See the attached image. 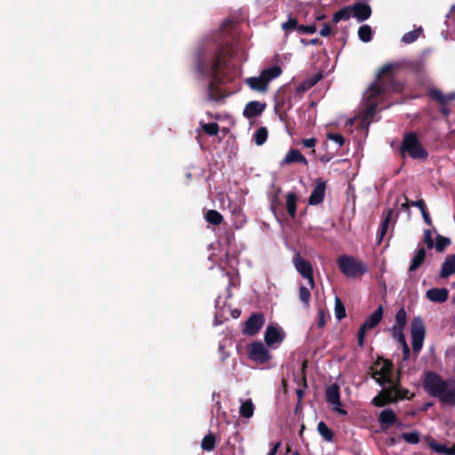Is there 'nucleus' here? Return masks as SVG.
<instances>
[{
  "label": "nucleus",
  "mask_w": 455,
  "mask_h": 455,
  "mask_svg": "<svg viewBox=\"0 0 455 455\" xmlns=\"http://www.w3.org/2000/svg\"><path fill=\"white\" fill-rule=\"evenodd\" d=\"M194 64L196 72L204 78H212L208 84V99L219 101L227 97L220 87L232 80L228 72L229 66L226 63L223 52L215 43H205L198 46L194 53Z\"/></svg>",
  "instance_id": "nucleus-1"
},
{
  "label": "nucleus",
  "mask_w": 455,
  "mask_h": 455,
  "mask_svg": "<svg viewBox=\"0 0 455 455\" xmlns=\"http://www.w3.org/2000/svg\"><path fill=\"white\" fill-rule=\"evenodd\" d=\"M393 64L384 65L378 72L376 80L363 93V113L365 122L373 118L380 102L391 92H398L402 85L394 81Z\"/></svg>",
  "instance_id": "nucleus-2"
},
{
  "label": "nucleus",
  "mask_w": 455,
  "mask_h": 455,
  "mask_svg": "<svg viewBox=\"0 0 455 455\" xmlns=\"http://www.w3.org/2000/svg\"><path fill=\"white\" fill-rule=\"evenodd\" d=\"M373 378L383 387L381 393L372 399L375 406L381 407L389 402L407 397V390L403 394L399 390V381L394 376L393 365L390 362H378L374 368Z\"/></svg>",
  "instance_id": "nucleus-3"
},
{
  "label": "nucleus",
  "mask_w": 455,
  "mask_h": 455,
  "mask_svg": "<svg viewBox=\"0 0 455 455\" xmlns=\"http://www.w3.org/2000/svg\"><path fill=\"white\" fill-rule=\"evenodd\" d=\"M425 391L443 404L455 405V380L443 379L437 373L428 371L423 380Z\"/></svg>",
  "instance_id": "nucleus-4"
},
{
  "label": "nucleus",
  "mask_w": 455,
  "mask_h": 455,
  "mask_svg": "<svg viewBox=\"0 0 455 455\" xmlns=\"http://www.w3.org/2000/svg\"><path fill=\"white\" fill-rule=\"evenodd\" d=\"M281 74L282 68L279 66H272L264 68L257 76L246 78L245 84L251 91L264 94L267 92L270 82L277 78Z\"/></svg>",
  "instance_id": "nucleus-5"
},
{
  "label": "nucleus",
  "mask_w": 455,
  "mask_h": 455,
  "mask_svg": "<svg viewBox=\"0 0 455 455\" xmlns=\"http://www.w3.org/2000/svg\"><path fill=\"white\" fill-rule=\"evenodd\" d=\"M400 154L403 157L409 156L417 160H425L428 156L427 151L423 148L417 135L413 132L404 134L400 148Z\"/></svg>",
  "instance_id": "nucleus-6"
},
{
  "label": "nucleus",
  "mask_w": 455,
  "mask_h": 455,
  "mask_svg": "<svg viewBox=\"0 0 455 455\" xmlns=\"http://www.w3.org/2000/svg\"><path fill=\"white\" fill-rule=\"evenodd\" d=\"M341 273L349 278L363 275L368 270L365 263L349 255H342L337 259Z\"/></svg>",
  "instance_id": "nucleus-7"
},
{
  "label": "nucleus",
  "mask_w": 455,
  "mask_h": 455,
  "mask_svg": "<svg viewBox=\"0 0 455 455\" xmlns=\"http://www.w3.org/2000/svg\"><path fill=\"white\" fill-rule=\"evenodd\" d=\"M411 332L412 349L414 352L419 353L423 347L426 333L421 317L416 316L412 319L411 323Z\"/></svg>",
  "instance_id": "nucleus-8"
},
{
  "label": "nucleus",
  "mask_w": 455,
  "mask_h": 455,
  "mask_svg": "<svg viewBox=\"0 0 455 455\" xmlns=\"http://www.w3.org/2000/svg\"><path fill=\"white\" fill-rule=\"evenodd\" d=\"M383 307L379 306L378 308L367 317L364 323L360 327L357 334V341L360 347L363 345L366 331L375 328L381 321L383 317Z\"/></svg>",
  "instance_id": "nucleus-9"
},
{
  "label": "nucleus",
  "mask_w": 455,
  "mask_h": 455,
  "mask_svg": "<svg viewBox=\"0 0 455 455\" xmlns=\"http://www.w3.org/2000/svg\"><path fill=\"white\" fill-rule=\"evenodd\" d=\"M292 262L297 272L305 279L307 280V285L310 288L315 287L313 277V267L311 263L303 259L299 253L295 254Z\"/></svg>",
  "instance_id": "nucleus-10"
},
{
  "label": "nucleus",
  "mask_w": 455,
  "mask_h": 455,
  "mask_svg": "<svg viewBox=\"0 0 455 455\" xmlns=\"http://www.w3.org/2000/svg\"><path fill=\"white\" fill-rule=\"evenodd\" d=\"M285 338V332L277 324H269L267 326L264 340L266 344L272 348L278 347Z\"/></svg>",
  "instance_id": "nucleus-11"
},
{
  "label": "nucleus",
  "mask_w": 455,
  "mask_h": 455,
  "mask_svg": "<svg viewBox=\"0 0 455 455\" xmlns=\"http://www.w3.org/2000/svg\"><path fill=\"white\" fill-rule=\"evenodd\" d=\"M326 402L331 407V410L340 415H347V411L342 408L340 402L339 387L336 384H332L326 388Z\"/></svg>",
  "instance_id": "nucleus-12"
},
{
  "label": "nucleus",
  "mask_w": 455,
  "mask_h": 455,
  "mask_svg": "<svg viewBox=\"0 0 455 455\" xmlns=\"http://www.w3.org/2000/svg\"><path fill=\"white\" fill-rule=\"evenodd\" d=\"M249 357L251 360L259 363H267L271 358L267 347L261 341H255L251 344Z\"/></svg>",
  "instance_id": "nucleus-13"
},
{
  "label": "nucleus",
  "mask_w": 455,
  "mask_h": 455,
  "mask_svg": "<svg viewBox=\"0 0 455 455\" xmlns=\"http://www.w3.org/2000/svg\"><path fill=\"white\" fill-rule=\"evenodd\" d=\"M265 318L260 313L252 314L245 322L243 333L247 335H255L263 327Z\"/></svg>",
  "instance_id": "nucleus-14"
},
{
  "label": "nucleus",
  "mask_w": 455,
  "mask_h": 455,
  "mask_svg": "<svg viewBox=\"0 0 455 455\" xmlns=\"http://www.w3.org/2000/svg\"><path fill=\"white\" fill-rule=\"evenodd\" d=\"M326 182L322 179L316 180L315 186L308 198V204L318 205L323 203L325 196Z\"/></svg>",
  "instance_id": "nucleus-15"
},
{
  "label": "nucleus",
  "mask_w": 455,
  "mask_h": 455,
  "mask_svg": "<svg viewBox=\"0 0 455 455\" xmlns=\"http://www.w3.org/2000/svg\"><path fill=\"white\" fill-rule=\"evenodd\" d=\"M352 16L355 17L358 21L362 22L370 18L371 14V7L363 3H357L351 6Z\"/></svg>",
  "instance_id": "nucleus-16"
},
{
  "label": "nucleus",
  "mask_w": 455,
  "mask_h": 455,
  "mask_svg": "<svg viewBox=\"0 0 455 455\" xmlns=\"http://www.w3.org/2000/svg\"><path fill=\"white\" fill-rule=\"evenodd\" d=\"M426 297L432 302L443 303L448 299V290L446 288H432L427 291Z\"/></svg>",
  "instance_id": "nucleus-17"
},
{
  "label": "nucleus",
  "mask_w": 455,
  "mask_h": 455,
  "mask_svg": "<svg viewBox=\"0 0 455 455\" xmlns=\"http://www.w3.org/2000/svg\"><path fill=\"white\" fill-rule=\"evenodd\" d=\"M455 274V254L448 255L442 264L440 277L447 278Z\"/></svg>",
  "instance_id": "nucleus-18"
},
{
  "label": "nucleus",
  "mask_w": 455,
  "mask_h": 455,
  "mask_svg": "<svg viewBox=\"0 0 455 455\" xmlns=\"http://www.w3.org/2000/svg\"><path fill=\"white\" fill-rule=\"evenodd\" d=\"M265 109V104L259 101L249 102L243 110L244 116L251 118L260 115Z\"/></svg>",
  "instance_id": "nucleus-19"
},
{
  "label": "nucleus",
  "mask_w": 455,
  "mask_h": 455,
  "mask_svg": "<svg viewBox=\"0 0 455 455\" xmlns=\"http://www.w3.org/2000/svg\"><path fill=\"white\" fill-rule=\"evenodd\" d=\"M255 406L251 399H240L239 414L245 419H251L254 414Z\"/></svg>",
  "instance_id": "nucleus-20"
},
{
  "label": "nucleus",
  "mask_w": 455,
  "mask_h": 455,
  "mask_svg": "<svg viewBox=\"0 0 455 455\" xmlns=\"http://www.w3.org/2000/svg\"><path fill=\"white\" fill-rule=\"evenodd\" d=\"M428 446L436 453L443 455H455V445L447 447L445 444L440 443L434 439L428 441Z\"/></svg>",
  "instance_id": "nucleus-21"
},
{
  "label": "nucleus",
  "mask_w": 455,
  "mask_h": 455,
  "mask_svg": "<svg viewBox=\"0 0 455 455\" xmlns=\"http://www.w3.org/2000/svg\"><path fill=\"white\" fill-rule=\"evenodd\" d=\"M296 162L302 163L304 164H307L306 157L299 150H296V149L290 150L286 154L284 159L283 160V164H290V163H296Z\"/></svg>",
  "instance_id": "nucleus-22"
},
{
  "label": "nucleus",
  "mask_w": 455,
  "mask_h": 455,
  "mask_svg": "<svg viewBox=\"0 0 455 455\" xmlns=\"http://www.w3.org/2000/svg\"><path fill=\"white\" fill-rule=\"evenodd\" d=\"M426 258V250L421 247L419 248L412 258L411 263L409 267V271L413 272L415 271L424 261Z\"/></svg>",
  "instance_id": "nucleus-23"
},
{
  "label": "nucleus",
  "mask_w": 455,
  "mask_h": 455,
  "mask_svg": "<svg viewBox=\"0 0 455 455\" xmlns=\"http://www.w3.org/2000/svg\"><path fill=\"white\" fill-rule=\"evenodd\" d=\"M379 420L380 424L386 425V427H388L395 423L396 416L392 410L386 409L380 412Z\"/></svg>",
  "instance_id": "nucleus-24"
},
{
  "label": "nucleus",
  "mask_w": 455,
  "mask_h": 455,
  "mask_svg": "<svg viewBox=\"0 0 455 455\" xmlns=\"http://www.w3.org/2000/svg\"><path fill=\"white\" fill-rule=\"evenodd\" d=\"M298 196L295 193L290 192L286 196V209L291 218L296 216Z\"/></svg>",
  "instance_id": "nucleus-25"
},
{
  "label": "nucleus",
  "mask_w": 455,
  "mask_h": 455,
  "mask_svg": "<svg viewBox=\"0 0 455 455\" xmlns=\"http://www.w3.org/2000/svg\"><path fill=\"white\" fill-rule=\"evenodd\" d=\"M352 12L353 10L351 9V6L344 7L334 13L332 21L334 23H338L340 20H347L352 17Z\"/></svg>",
  "instance_id": "nucleus-26"
},
{
  "label": "nucleus",
  "mask_w": 455,
  "mask_h": 455,
  "mask_svg": "<svg viewBox=\"0 0 455 455\" xmlns=\"http://www.w3.org/2000/svg\"><path fill=\"white\" fill-rule=\"evenodd\" d=\"M317 431L325 441L331 442L333 440V432L323 421L318 423Z\"/></svg>",
  "instance_id": "nucleus-27"
},
{
  "label": "nucleus",
  "mask_w": 455,
  "mask_h": 455,
  "mask_svg": "<svg viewBox=\"0 0 455 455\" xmlns=\"http://www.w3.org/2000/svg\"><path fill=\"white\" fill-rule=\"evenodd\" d=\"M372 29L369 25H363L358 29V37L363 43H368L372 39Z\"/></svg>",
  "instance_id": "nucleus-28"
},
{
  "label": "nucleus",
  "mask_w": 455,
  "mask_h": 455,
  "mask_svg": "<svg viewBox=\"0 0 455 455\" xmlns=\"http://www.w3.org/2000/svg\"><path fill=\"white\" fill-rule=\"evenodd\" d=\"M215 447V437L212 433L207 434L202 440L201 448L204 451H211Z\"/></svg>",
  "instance_id": "nucleus-29"
},
{
  "label": "nucleus",
  "mask_w": 455,
  "mask_h": 455,
  "mask_svg": "<svg viewBox=\"0 0 455 455\" xmlns=\"http://www.w3.org/2000/svg\"><path fill=\"white\" fill-rule=\"evenodd\" d=\"M422 28H418L412 31L405 33L402 37V42L404 44H411L416 41L419 35L422 33Z\"/></svg>",
  "instance_id": "nucleus-30"
},
{
  "label": "nucleus",
  "mask_w": 455,
  "mask_h": 455,
  "mask_svg": "<svg viewBox=\"0 0 455 455\" xmlns=\"http://www.w3.org/2000/svg\"><path fill=\"white\" fill-rule=\"evenodd\" d=\"M407 321V314L403 307L400 308L395 315V324L393 328L403 329Z\"/></svg>",
  "instance_id": "nucleus-31"
},
{
  "label": "nucleus",
  "mask_w": 455,
  "mask_h": 455,
  "mask_svg": "<svg viewBox=\"0 0 455 455\" xmlns=\"http://www.w3.org/2000/svg\"><path fill=\"white\" fill-rule=\"evenodd\" d=\"M267 130L266 127L259 128L254 133V142L256 145H263L267 139Z\"/></svg>",
  "instance_id": "nucleus-32"
},
{
  "label": "nucleus",
  "mask_w": 455,
  "mask_h": 455,
  "mask_svg": "<svg viewBox=\"0 0 455 455\" xmlns=\"http://www.w3.org/2000/svg\"><path fill=\"white\" fill-rule=\"evenodd\" d=\"M206 220L213 225H219L222 222L223 217L222 215L214 210H210L205 214Z\"/></svg>",
  "instance_id": "nucleus-33"
},
{
  "label": "nucleus",
  "mask_w": 455,
  "mask_h": 455,
  "mask_svg": "<svg viewBox=\"0 0 455 455\" xmlns=\"http://www.w3.org/2000/svg\"><path fill=\"white\" fill-rule=\"evenodd\" d=\"M310 289L311 288L309 287V285L307 287V286L299 287V299L307 307L309 306V301H310V297H311Z\"/></svg>",
  "instance_id": "nucleus-34"
},
{
  "label": "nucleus",
  "mask_w": 455,
  "mask_h": 455,
  "mask_svg": "<svg viewBox=\"0 0 455 455\" xmlns=\"http://www.w3.org/2000/svg\"><path fill=\"white\" fill-rule=\"evenodd\" d=\"M450 243L451 240L448 237L438 235L434 247L437 251H443Z\"/></svg>",
  "instance_id": "nucleus-35"
},
{
  "label": "nucleus",
  "mask_w": 455,
  "mask_h": 455,
  "mask_svg": "<svg viewBox=\"0 0 455 455\" xmlns=\"http://www.w3.org/2000/svg\"><path fill=\"white\" fill-rule=\"evenodd\" d=\"M203 131L208 135L213 136L219 132V125L217 123L201 124Z\"/></svg>",
  "instance_id": "nucleus-36"
},
{
  "label": "nucleus",
  "mask_w": 455,
  "mask_h": 455,
  "mask_svg": "<svg viewBox=\"0 0 455 455\" xmlns=\"http://www.w3.org/2000/svg\"><path fill=\"white\" fill-rule=\"evenodd\" d=\"M335 315L339 320H341L346 316L345 307L338 297H336L335 299Z\"/></svg>",
  "instance_id": "nucleus-37"
},
{
  "label": "nucleus",
  "mask_w": 455,
  "mask_h": 455,
  "mask_svg": "<svg viewBox=\"0 0 455 455\" xmlns=\"http://www.w3.org/2000/svg\"><path fill=\"white\" fill-rule=\"evenodd\" d=\"M402 438L408 443L415 444L419 441L418 432L403 433Z\"/></svg>",
  "instance_id": "nucleus-38"
},
{
  "label": "nucleus",
  "mask_w": 455,
  "mask_h": 455,
  "mask_svg": "<svg viewBox=\"0 0 455 455\" xmlns=\"http://www.w3.org/2000/svg\"><path fill=\"white\" fill-rule=\"evenodd\" d=\"M430 96L436 101L444 105L447 103V99L445 95L439 90L434 89L430 91Z\"/></svg>",
  "instance_id": "nucleus-39"
},
{
  "label": "nucleus",
  "mask_w": 455,
  "mask_h": 455,
  "mask_svg": "<svg viewBox=\"0 0 455 455\" xmlns=\"http://www.w3.org/2000/svg\"><path fill=\"white\" fill-rule=\"evenodd\" d=\"M391 213H392V212L389 211L387 212V216L385 217V219L382 220L381 228H380V231H379V241L383 238V236L385 235V234L387 230Z\"/></svg>",
  "instance_id": "nucleus-40"
},
{
  "label": "nucleus",
  "mask_w": 455,
  "mask_h": 455,
  "mask_svg": "<svg viewBox=\"0 0 455 455\" xmlns=\"http://www.w3.org/2000/svg\"><path fill=\"white\" fill-rule=\"evenodd\" d=\"M297 29L301 34L311 35L316 31V26L315 24L300 25L297 28Z\"/></svg>",
  "instance_id": "nucleus-41"
},
{
  "label": "nucleus",
  "mask_w": 455,
  "mask_h": 455,
  "mask_svg": "<svg viewBox=\"0 0 455 455\" xmlns=\"http://www.w3.org/2000/svg\"><path fill=\"white\" fill-rule=\"evenodd\" d=\"M327 138H328V140H332L335 143H337L339 145V147H341L345 143L344 137L339 133L330 132L327 134Z\"/></svg>",
  "instance_id": "nucleus-42"
},
{
  "label": "nucleus",
  "mask_w": 455,
  "mask_h": 455,
  "mask_svg": "<svg viewBox=\"0 0 455 455\" xmlns=\"http://www.w3.org/2000/svg\"><path fill=\"white\" fill-rule=\"evenodd\" d=\"M403 329L392 328L394 338L402 345L406 343L405 337L403 333Z\"/></svg>",
  "instance_id": "nucleus-43"
},
{
  "label": "nucleus",
  "mask_w": 455,
  "mask_h": 455,
  "mask_svg": "<svg viewBox=\"0 0 455 455\" xmlns=\"http://www.w3.org/2000/svg\"><path fill=\"white\" fill-rule=\"evenodd\" d=\"M424 241L429 249L434 247L435 243H434V240L432 238V231L431 230L426 229L424 231Z\"/></svg>",
  "instance_id": "nucleus-44"
},
{
  "label": "nucleus",
  "mask_w": 455,
  "mask_h": 455,
  "mask_svg": "<svg viewBox=\"0 0 455 455\" xmlns=\"http://www.w3.org/2000/svg\"><path fill=\"white\" fill-rule=\"evenodd\" d=\"M297 20L295 19H292V18H289L287 21L283 22L282 24V28L283 30H289V29H293V28H297Z\"/></svg>",
  "instance_id": "nucleus-45"
},
{
  "label": "nucleus",
  "mask_w": 455,
  "mask_h": 455,
  "mask_svg": "<svg viewBox=\"0 0 455 455\" xmlns=\"http://www.w3.org/2000/svg\"><path fill=\"white\" fill-rule=\"evenodd\" d=\"M315 82H304L302 83L297 89L298 92H305L306 91L309 90Z\"/></svg>",
  "instance_id": "nucleus-46"
},
{
  "label": "nucleus",
  "mask_w": 455,
  "mask_h": 455,
  "mask_svg": "<svg viewBox=\"0 0 455 455\" xmlns=\"http://www.w3.org/2000/svg\"><path fill=\"white\" fill-rule=\"evenodd\" d=\"M302 144L305 148H313L316 144V140L315 138L305 139L302 140Z\"/></svg>",
  "instance_id": "nucleus-47"
},
{
  "label": "nucleus",
  "mask_w": 455,
  "mask_h": 455,
  "mask_svg": "<svg viewBox=\"0 0 455 455\" xmlns=\"http://www.w3.org/2000/svg\"><path fill=\"white\" fill-rule=\"evenodd\" d=\"M420 212L425 223L430 226L432 224V220L427 208L425 207L424 209H422Z\"/></svg>",
  "instance_id": "nucleus-48"
},
{
  "label": "nucleus",
  "mask_w": 455,
  "mask_h": 455,
  "mask_svg": "<svg viewBox=\"0 0 455 455\" xmlns=\"http://www.w3.org/2000/svg\"><path fill=\"white\" fill-rule=\"evenodd\" d=\"M418 207L419 211L424 209L426 207L425 202L422 199L417 200V201H410V206Z\"/></svg>",
  "instance_id": "nucleus-49"
},
{
  "label": "nucleus",
  "mask_w": 455,
  "mask_h": 455,
  "mask_svg": "<svg viewBox=\"0 0 455 455\" xmlns=\"http://www.w3.org/2000/svg\"><path fill=\"white\" fill-rule=\"evenodd\" d=\"M331 29L330 25L324 24L319 33L322 36H327L331 34Z\"/></svg>",
  "instance_id": "nucleus-50"
},
{
  "label": "nucleus",
  "mask_w": 455,
  "mask_h": 455,
  "mask_svg": "<svg viewBox=\"0 0 455 455\" xmlns=\"http://www.w3.org/2000/svg\"><path fill=\"white\" fill-rule=\"evenodd\" d=\"M219 352H220V360H222V361L225 360L228 356V355L225 351V345L223 343H220Z\"/></svg>",
  "instance_id": "nucleus-51"
},
{
  "label": "nucleus",
  "mask_w": 455,
  "mask_h": 455,
  "mask_svg": "<svg viewBox=\"0 0 455 455\" xmlns=\"http://www.w3.org/2000/svg\"><path fill=\"white\" fill-rule=\"evenodd\" d=\"M403 346V358L407 360L410 355V348L407 345V343L402 344Z\"/></svg>",
  "instance_id": "nucleus-52"
},
{
  "label": "nucleus",
  "mask_w": 455,
  "mask_h": 455,
  "mask_svg": "<svg viewBox=\"0 0 455 455\" xmlns=\"http://www.w3.org/2000/svg\"><path fill=\"white\" fill-rule=\"evenodd\" d=\"M280 446V443H277L273 445V447L270 449V451H268L267 455H275L276 452H277V450Z\"/></svg>",
  "instance_id": "nucleus-53"
},
{
  "label": "nucleus",
  "mask_w": 455,
  "mask_h": 455,
  "mask_svg": "<svg viewBox=\"0 0 455 455\" xmlns=\"http://www.w3.org/2000/svg\"><path fill=\"white\" fill-rule=\"evenodd\" d=\"M409 207H410V201L407 198H405V202L401 204V210L409 212Z\"/></svg>",
  "instance_id": "nucleus-54"
},
{
  "label": "nucleus",
  "mask_w": 455,
  "mask_h": 455,
  "mask_svg": "<svg viewBox=\"0 0 455 455\" xmlns=\"http://www.w3.org/2000/svg\"><path fill=\"white\" fill-rule=\"evenodd\" d=\"M296 395L298 396V403H299L303 398V395H304V392L302 389H298L296 391Z\"/></svg>",
  "instance_id": "nucleus-55"
},
{
  "label": "nucleus",
  "mask_w": 455,
  "mask_h": 455,
  "mask_svg": "<svg viewBox=\"0 0 455 455\" xmlns=\"http://www.w3.org/2000/svg\"><path fill=\"white\" fill-rule=\"evenodd\" d=\"M445 97L447 99V102L453 100H455V92H451V93L445 95Z\"/></svg>",
  "instance_id": "nucleus-56"
},
{
  "label": "nucleus",
  "mask_w": 455,
  "mask_h": 455,
  "mask_svg": "<svg viewBox=\"0 0 455 455\" xmlns=\"http://www.w3.org/2000/svg\"><path fill=\"white\" fill-rule=\"evenodd\" d=\"M446 16H447L448 19L451 18V17H454L455 16V8L453 7L451 10L450 13H448Z\"/></svg>",
  "instance_id": "nucleus-57"
},
{
  "label": "nucleus",
  "mask_w": 455,
  "mask_h": 455,
  "mask_svg": "<svg viewBox=\"0 0 455 455\" xmlns=\"http://www.w3.org/2000/svg\"><path fill=\"white\" fill-rule=\"evenodd\" d=\"M320 160H321L322 162H323V163H326V162H328L330 159H329V157L323 156V157H321V158H320Z\"/></svg>",
  "instance_id": "nucleus-58"
},
{
  "label": "nucleus",
  "mask_w": 455,
  "mask_h": 455,
  "mask_svg": "<svg viewBox=\"0 0 455 455\" xmlns=\"http://www.w3.org/2000/svg\"><path fill=\"white\" fill-rule=\"evenodd\" d=\"M220 322L218 321V316L216 315L215 321H214V324L217 325V324H220Z\"/></svg>",
  "instance_id": "nucleus-59"
},
{
  "label": "nucleus",
  "mask_w": 455,
  "mask_h": 455,
  "mask_svg": "<svg viewBox=\"0 0 455 455\" xmlns=\"http://www.w3.org/2000/svg\"><path fill=\"white\" fill-rule=\"evenodd\" d=\"M323 18H324V16H323V15H321V16H318L316 19H317V20H322V19H323Z\"/></svg>",
  "instance_id": "nucleus-60"
},
{
  "label": "nucleus",
  "mask_w": 455,
  "mask_h": 455,
  "mask_svg": "<svg viewBox=\"0 0 455 455\" xmlns=\"http://www.w3.org/2000/svg\"><path fill=\"white\" fill-rule=\"evenodd\" d=\"M316 41H317L316 39H313V40L311 41V44H315L316 43Z\"/></svg>",
  "instance_id": "nucleus-61"
},
{
  "label": "nucleus",
  "mask_w": 455,
  "mask_h": 455,
  "mask_svg": "<svg viewBox=\"0 0 455 455\" xmlns=\"http://www.w3.org/2000/svg\"><path fill=\"white\" fill-rule=\"evenodd\" d=\"M219 299H216V307H218Z\"/></svg>",
  "instance_id": "nucleus-62"
},
{
  "label": "nucleus",
  "mask_w": 455,
  "mask_h": 455,
  "mask_svg": "<svg viewBox=\"0 0 455 455\" xmlns=\"http://www.w3.org/2000/svg\"><path fill=\"white\" fill-rule=\"evenodd\" d=\"M293 455H299V452H295Z\"/></svg>",
  "instance_id": "nucleus-63"
},
{
  "label": "nucleus",
  "mask_w": 455,
  "mask_h": 455,
  "mask_svg": "<svg viewBox=\"0 0 455 455\" xmlns=\"http://www.w3.org/2000/svg\"><path fill=\"white\" fill-rule=\"evenodd\" d=\"M454 303H455V296H454V299H453Z\"/></svg>",
  "instance_id": "nucleus-64"
}]
</instances>
